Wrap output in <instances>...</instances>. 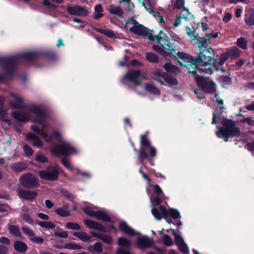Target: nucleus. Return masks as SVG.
Listing matches in <instances>:
<instances>
[{
	"mask_svg": "<svg viewBox=\"0 0 254 254\" xmlns=\"http://www.w3.org/2000/svg\"><path fill=\"white\" fill-rule=\"evenodd\" d=\"M194 44L197 46L200 50L197 57H195V62L197 64L203 63V64L199 67L195 66V70H190L189 73L192 75H195L198 72H204L207 74H211L213 70L212 69L211 61L214 60L215 51L208 46V38L206 39H199L195 42Z\"/></svg>",
	"mask_w": 254,
	"mask_h": 254,
	"instance_id": "obj_1",
	"label": "nucleus"
},
{
	"mask_svg": "<svg viewBox=\"0 0 254 254\" xmlns=\"http://www.w3.org/2000/svg\"><path fill=\"white\" fill-rule=\"evenodd\" d=\"M14 118L17 121L22 122H26L32 120L34 122L38 123L46 127L47 125L45 119L47 115L39 107L32 106L30 107L27 112L20 111L15 112L13 114Z\"/></svg>",
	"mask_w": 254,
	"mask_h": 254,
	"instance_id": "obj_2",
	"label": "nucleus"
},
{
	"mask_svg": "<svg viewBox=\"0 0 254 254\" xmlns=\"http://www.w3.org/2000/svg\"><path fill=\"white\" fill-rule=\"evenodd\" d=\"M222 127L216 133L218 137H223L225 141H228L229 138H232L240 134V130L236 127L235 123L231 120L223 118L221 121Z\"/></svg>",
	"mask_w": 254,
	"mask_h": 254,
	"instance_id": "obj_3",
	"label": "nucleus"
},
{
	"mask_svg": "<svg viewBox=\"0 0 254 254\" xmlns=\"http://www.w3.org/2000/svg\"><path fill=\"white\" fill-rule=\"evenodd\" d=\"M125 26L129 28L130 32L138 36L147 37L150 41H153L154 36L151 33L153 30H150L147 27L139 24L132 17L127 20Z\"/></svg>",
	"mask_w": 254,
	"mask_h": 254,
	"instance_id": "obj_4",
	"label": "nucleus"
},
{
	"mask_svg": "<svg viewBox=\"0 0 254 254\" xmlns=\"http://www.w3.org/2000/svg\"><path fill=\"white\" fill-rule=\"evenodd\" d=\"M166 37V33L163 30H161L157 35L154 36L153 41H156L164 49L167 50L169 53H175L179 49L178 47L173 40L165 39V38Z\"/></svg>",
	"mask_w": 254,
	"mask_h": 254,
	"instance_id": "obj_5",
	"label": "nucleus"
},
{
	"mask_svg": "<svg viewBox=\"0 0 254 254\" xmlns=\"http://www.w3.org/2000/svg\"><path fill=\"white\" fill-rule=\"evenodd\" d=\"M146 74L145 72H141L139 70H132L127 72L124 77L122 80L123 83L125 80L132 82L136 86L140 85L142 81L146 79Z\"/></svg>",
	"mask_w": 254,
	"mask_h": 254,
	"instance_id": "obj_6",
	"label": "nucleus"
},
{
	"mask_svg": "<svg viewBox=\"0 0 254 254\" xmlns=\"http://www.w3.org/2000/svg\"><path fill=\"white\" fill-rule=\"evenodd\" d=\"M51 152L57 155L69 156L76 152V150L69 143L65 142L54 146Z\"/></svg>",
	"mask_w": 254,
	"mask_h": 254,
	"instance_id": "obj_7",
	"label": "nucleus"
},
{
	"mask_svg": "<svg viewBox=\"0 0 254 254\" xmlns=\"http://www.w3.org/2000/svg\"><path fill=\"white\" fill-rule=\"evenodd\" d=\"M176 58L181 66H191L189 69L195 70V66L197 65L196 62L195 61V58L193 59L190 55L184 52H178Z\"/></svg>",
	"mask_w": 254,
	"mask_h": 254,
	"instance_id": "obj_8",
	"label": "nucleus"
},
{
	"mask_svg": "<svg viewBox=\"0 0 254 254\" xmlns=\"http://www.w3.org/2000/svg\"><path fill=\"white\" fill-rule=\"evenodd\" d=\"M60 167L58 166L47 167L45 170L39 172V176L43 179L55 181L58 179Z\"/></svg>",
	"mask_w": 254,
	"mask_h": 254,
	"instance_id": "obj_9",
	"label": "nucleus"
},
{
	"mask_svg": "<svg viewBox=\"0 0 254 254\" xmlns=\"http://www.w3.org/2000/svg\"><path fill=\"white\" fill-rule=\"evenodd\" d=\"M19 181L26 189H34L40 186L38 179L31 174L22 175L19 179Z\"/></svg>",
	"mask_w": 254,
	"mask_h": 254,
	"instance_id": "obj_10",
	"label": "nucleus"
},
{
	"mask_svg": "<svg viewBox=\"0 0 254 254\" xmlns=\"http://www.w3.org/2000/svg\"><path fill=\"white\" fill-rule=\"evenodd\" d=\"M196 74L197 76L195 77V79L197 84L202 90L209 93H212L216 91V84L214 82L206 80L201 76H198L197 73Z\"/></svg>",
	"mask_w": 254,
	"mask_h": 254,
	"instance_id": "obj_11",
	"label": "nucleus"
},
{
	"mask_svg": "<svg viewBox=\"0 0 254 254\" xmlns=\"http://www.w3.org/2000/svg\"><path fill=\"white\" fill-rule=\"evenodd\" d=\"M66 10L70 14L77 16H85L88 13V10L84 7L78 5L68 6L66 8Z\"/></svg>",
	"mask_w": 254,
	"mask_h": 254,
	"instance_id": "obj_12",
	"label": "nucleus"
},
{
	"mask_svg": "<svg viewBox=\"0 0 254 254\" xmlns=\"http://www.w3.org/2000/svg\"><path fill=\"white\" fill-rule=\"evenodd\" d=\"M18 195L20 198L31 201L35 199L37 195V192L35 190H21L18 191Z\"/></svg>",
	"mask_w": 254,
	"mask_h": 254,
	"instance_id": "obj_13",
	"label": "nucleus"
},
{
	"mask_svg": "<svg viewBox=\"0 0 254 254\" xmlns=\"http://www.w3.org/2000/svg\"><path fill=\"white\" fill-rule=\"evenodd\" d=\"M48 119V116L47 115V118L45 119V122L46 123V127H43L42 130H40L38 127L33 126L32 127V130L39 134L43 138H44L46 142H50L52 139V136L49 135L47 133H46L45 131H44V129L46 127H47L48 126V124L47 123V120ZM43 126V125H42Z\"/></svg>",
	"mask_w": 254,
	"mask_h": 254,
	"instance_id": "obj_14",
	"label": "nucleus"
},
{
	"mask_svg": "<svg viewBox=\"0 0 254 254\" xmlns=\"http://www.w3.org/2000/svg\"><path fill=\"white\" fill-rule=\"evenodd\" d=\"M136 243L140 249H147L153 244V241L147 237H142L137 239Z\"/></svg>",
	"mask_w": 254,
	"mask_h": 254,
	"instance_id": "obj_15",
	"label": "nucleus"
},
{
	"mask_svg": "<svg viewBox=\"0 0 254 254\" xmlns=\"http://www.w3.org/2000/svg\"><path fill=\"white\" fill-rule=\"evenodd\" d=\"M151 212L157 220H160L162 218H167V209L163 206H160L159 209L153 208Z\"/></svg>",
	"mask_w": 254,
	"mask_h": 254,
	"instance_id": "obj_16",
	"label": "nucleus"
},
{
	"mask_svg": "<svg viewBox=\"0 0 254 254\" xmlns=\"http://www.w3.org/2000/svg\"><path fill=\"white\" fill-rule=\"evenodd\" d=\"M141 5L150 13L152 14L154 17L158 21L159 23L161 24L162 26L166 27V24L167 23V21H165L164 20L163 16L159 12L153 11L151 8H146L145 6V3L144 2H142Z\"/></svg>",
	"mask_w": 254,
	"mask_h": 254,
	"instance_id": "obj_17",
	"label": "nucleus"
},
{
	"mask_svg": "<svg viewBox=\"0 0 254 254\" xmlns=\"http://www.w3.org/2000/svg\"><path fill=\"white\" fill-rule=\"evenodd\" d=\"M84 223L88 228L98 230L103 232L106 231L104 227L98 222L91 220H85Z\"/></svg>",
	"mask_w": 254,
	"mask_h": 254,
	"instance_id": "obj_18",
	"label": "nucleus"
},
{
	"mask_svg": "<svg viewBox=\"0 0 254 254\" xmlns=\"http://www.w3.org/2000/svg\"><path fill=\"white\" fill-rule=\"evenodd\" d=\"M108 11L112 14L116 15L120 17H123L124 11L120 6L110 5L107 8Z\"/></svg>",
	"mask_w": 254,
	"mask_h": 254,
	"instance_id": "obj_19",
	"label": "nucleus"
},
{
	"mask_svg": "<svg viewBox=\"0 0 254 254\" xmlns=\"http://www.w3.org/2000/svg\"><path fill=\"white\" fill-rule=\"evenodd\" d=\"M120 230L124 233L130 236H134L136 235L135 232L131 227H130L125 222H122L119 225Z\"/></svg>",
	"mask_w": 254,
	"mask_h": 254,
	"instance_id": "obj_20",
	"label": "nucleus"
},
{
	"mask_svg": "<svg viewBox=\"0 0 254 254\" xmlns=\"http://www.w3.org/2000/svg\"><path fill=\"white\" fill-rule=\"evenodd\" d=\"M26 137L28 140L32 142L33 145L34 146L40 147L43 145L42 141L32 133L27 134Z\"/></svg>",
	"mask_w": 254,
	"mask_h": 254,
	"instance_id": "obj_21",
	"label": "nucleus"
},
{
	"mask_svg": "<svg viewBox=\"0 0 254 254\" xmlns=\"http://www.w3.org/2000/svg\"><path fill=\"white\" fill-rule=\"evenodd\" d=\"M12 96L14 99V101L11 102L12 107L16 109L22 108L24 107L23 99L15 95H12Z\"/></svg>",
	"mask_w": 254,
	"mask_h": 254,
	"instance_id": "obj_22",
	"label": "nucleus"
},
{
	"mask_svg": "<svg viewBox=\"0 0 254 254\" xmlns=\"http://www.w3.org/2000/svg\"><path fill=\"white\" fill-rule=\"evenodd\" d=\"M19 57H11L6 58L3 59L4 65L3 66L5 68H8L12 67L13 65L18 62Z\"/></svg>",
	"mask_w": 254,
	"mask_h": 254,
	"instance_id": "obj_23",
	"label": "nucleus"
},
{
	"mask_svg": "<svg viewBox=\"0 0 254 254\" xmlns=\"http://www.w3.org/2000/svg\"><path fill=\"white\" fill-rule=\"evenodd\" d=\"M28 167V165L25 162H19L11 165L12 170L15 172H21Z\"/></svg>",
	"mask_w": 254,
	"mask_h": 254,
	"instance_id": "obj_24",
	"label": "nucleus"
},
{
	"mask_svg": "<svg viewBox=\"0 0 254 254\" xmlns=\"http://www.w3.org/2000/svg\"><path fill=\"white\" fill-rule=\"evenodd\" d=\"M93 217L105 222H109L110 221V217L104 211H95Z\"/></svg>",
	"mask_w": 254,
	"mask_h": 254,
	"instance_id": "obj_25",
	"label": "nucleus"
},
{
	"mask_svg": "<svg viewBox=\"0 0 254 254\" xmlns=\"http://www.w3.org/2000/svg\"><path fill=\"white\" fill-rule=\"evenodd\" d=\"M14 248L18 252L24 253L27 250L28 247L24 242L17 241L14 244Z\"/></svg>",
	"mask_w": 254,
	"mask_h": 254,
	"instance_id": "obj_26",
	"label": "nucleus"
},
{
	"mask_svg": "<svg viewBox=\"0 0 254 254\" xmlns=\"http://www.w3.org/2000/svg\"><path fill=\"white\" fill-rule=\"evenodd\" d=\"M88 250L93 254H99L102 252L103 248L101 243L97 242L93 246L89 247Z\"/></svg>",
	"mask_w": 254,
	"mask_h": 254,
	"instance_id": "obj_27",
	"label": "nucleus"
},
{
	"mask_svg": "<svg viewBox=\"0 0 254 254\" xmlns=\"http://www.w3.org/2000/svg\"><path fill=\"white\" fill-rule=\"evenodd\" d=\"M144 88L146 91L151 94L159 95L161 94L160 91L154 85L149 83H146L144 84Z\"/></svg>",
	"mask_w": 254,
	"mask_h": 254,
	"instance_id": "obj_28",
	"label": "nucleus"
},
{
	"mask_svg": "<svg viewBox=\"0 0 254 254\" xmlns=\"http://www.w3.org/2000/svg\"><path fill=\"white\" fill-rule=\"evenodd\" d=\"M73 235L83 242L88 241L91 239V237L90 235H88L86 232L82 231L74 232L73 233Z\"/></svg>",
	"mask_w": 254,
	"mask_h": 254,
	"instance_id": "obj_29",
	"label": "nucleus"
},
{
	"mask_svg": "<svg viewBox=\"0 0 254 254\" xmlns=\"http://www.w3.org/2000/svg\"><path fill=\"white\" fill-rule=\"evenodd\" d=\"M8 229L11 235L18 238L22 236L20 230L17 226L9 224Z\"/></svg>",
	"mask_w": 254,
	"mask_h": 254,
	"instance_id": "obj_30",
	"label": "nucleus"
},
{
	"mask_svg": "<svg viewBox=\"0 0 254 254\" xmlns=\"http://www.w3.org/2000/svg\"><path fill=\"white\" fill-rule=\"evenodd\" d=\"M103 9L101 4L96 5L94 7V12L93 14V18L98 19L103 16Z\"/></svg>",
	"mask_w": 254,
	"mask_h": 254,
	"instance_id": "obj_31",
	"label": "nucleus"
},
{
	"mask_svg": "<svg viewBox=\"0 0 254 254\" xmlns=\"http://www.w3.org/2000/svg\"><path fill=\"white\" fill-rule=\"evenodd\" d=\"M245 22L248 26L254 25V8L250 9L249 14L245 18Z\"/></svg>",
	"mask_w": 254,
	"mask_h": 254,
	"instance_id": "obj_32",
	"label": "nucleus"
},
{
	"mask_svg": "<svg viewBox=\"0 0 254 254\" xmlns=\"http://www.w3.org/2000/svg\"><path fill=\"white\" fill-rule=\"evenodd\" d=\"M68 205H66L65 207L58 208L56 210V213L62 217H67L70 215V213L68 210Z\"/></svg>",
	"mask_w": 254,
	"mask_h": 254,
	"instance_id": "obj_33",
	"label": "nucleus"
},
{
	"mask_svg": "<svg viewBox=\"0 0 254 254\" xmlns=\"http://www.w3.org/2000/svg\"><path fill=\"white\" fill-rule=\"evenodd\" d=\"M162 78L169 84L171 85H175L178 84L177 80L168 74H162Z\"/></svg>",
	"mask_w": 254,
	"mask_h": 254,
	"instance_id": "obj_34",
	"label": "nucleus"
},
{
	"mask_svg": "<svg viewBox=\"0 0 254 254\" xmlns=\"http://www.w3.org/2000/svg\"><path fill=\"white\" fill-rule=\"evenodd\" d=\"M117 244L122 247L128 248L130 247L131 244L130 241L125 238H119L117 240Z\"/></svg>",
	"mask_w": 254,
	"mask_h": 254,
	"instance_id": "obj_35",
	"label": "nucleus"
},
{
	"mask_svg": "<svg viewBox=\"0 0 254 254\" xmlns=\"http://www.w3.org/2000/svg\"><path fill=\"white\" fill-rule=\"evenodd\" d=\"M229 57L231 58H237L240 55V50L236 47H234L227 51Z\"/></svg>",
	"mask_w": 254,
	"mask_h": 254,
	"instance_id": "obj_36",
	"label": "nucleus"
},
{
	"mask_svg": "<svg viewBox=\"0 0 254 254\" xmlns=\"http://www.w3.org/2000/svg\"><path fill=\"white\" fill-rule=\"evenodd\" d=\"M37 224L43 228L54 229L56 227L55 224L50 221H37Z\"/></svg>",
	"mask_w": 254,
	"mask_h": 254,
	"instance_id": "obj_37",
	"label": "nucleus"
},
{
	"mask_svg": "<svg viewBox=\"0 0 254 254\" xmlns=\"http://www.w3.org/2000/svg\"><path fill=\"white\" fill-rule=\"evenodd\" d=\"M186 32L191 41H195V42H197V40H199L201 38L198 35H194V31L189 26L186 27Z\"/></svg>",
	"mask_w": 254,
	"mask_h": 254,
	"instance_id": "obj_38",
	"label": "nucleus"
},
{
	"mask_svg": "<svg viewBox=\"0 0 254 254\" xmlns=\"http://www.w3.org/2000/svg\"><path fill=\"white\" fill-rule=\"evenodd\" d=\"M170 216L173 219H176L180 217L179 212L174 209H169L167 210V218Z\"/></svg>",
	"mask_w": 254,
	"mask_h": 254,
	"instance_id": "obj_39",
	"label": "nucleus"
},
{
	"mask_svg": "<svg viewBox=\"0 0 254 254\" xmlns=\"http://www.w3.org/2000/svg\"><path fill=\"white\" fill-rule=\"evenodd\" d=\"M146 59L150 63H157L159 62V60L157 56L152 53H147L146 54Z\"/></svg>",
	"mask_w": 254,
	"mask_h": 254,
	"instance_id": "obj_40",
	"label": "nucleus"
},
{
	"mask_svg": "<svg viewBox=\"0 0 254 254\" xmlns=\"http://www.w3.org/2000/svg\"><path fill=\"white\" fill-rule=\"evenodd\" d=\"M22 230L23 233L28 237L29 240L31 239V237H33L35 235L33 231L26 226H23L22 227Z\"/></svg>",
	"mask_w": 254,
	"mask_h": 254,
	"instance_id": "obj_41",
	"label": "nucleus"
},
{
	"mask_svg": "<svg viewBox=\"0 0 254 254\" xmlns=\"http://www.w3.org/2000/svg\"><path fill=\"white\" fill-rule=\"evenodd\" d=\"M181 18L185 21H189L191 16V13L189 11L188 9L184 7L182 12L180 14Z\"/></svg>",
	"mask_w": 254,
	"mask_h": 254,
	"instance_id": "obj_42",
	"label": "nucleus"
},
{
	"mask_svg": "<svg viewBox=\"0 0 254 254\" xmlns=\"http://www.w3.org/2000/svg\"><path fill=\"white\" fill-rule=\"evenodd\" d=\"M164 67L166 70L169 72H176L179 70V69L177 66L169 63L165 64Z\"/></svg>",
	"mask_w": 254,
	"mask_h": 254,
	"instance_id": "obj_43",
	"label": "nucleus"
},
{
	"mask_svg": "<svg viewBox=\"0 0 254 254\" xmlns=\"http://www.w3.org/2000/svg\"><path fill=\"white\" fill-rule=\"evenodd\" d=\"M141 145L144 147H149L151 146V142L147 138L146 135H142L140 136Z\"/></svg>",
	"mask_w": 254,
	"mask_h": 254,
	"instance_id": "obj_44",
	"label": "nucleus"
},
{
	"mask_svg": "<svg viewBox=\"0 0 254 254\" xmlns=\"http://www.w3.org/2000/svg\"><path fill=\"white\" fill-rule=\"evenodd\" d=\"M152 49L164 57H165L168 55V53L164 50V48L162 45L161 46L153 45Z\"/></svg>",
	"mask_w": 254,
	"mask_h": 254,
	"instance_id": "obj_45",
	"label": "nucleus"
},
{
	"mask_svg": "<svg viewBox=\"0 0 254 254\" xmlns=\"http://www.w3.org/2000/svg\"><path fill=\"white\" fill-rule=\"evenodd\" d=\"M247 40L244 38H240L238 39L237 45L243 49H247Z\"/></svg>",
	"mask_w": 254,
	"mask_h": 254,
	"instance_id": "obj_46",
	"label": "nucleus"
},
{
	"mask_svg": "<svg viewBox=\"0 0 254 254\" xmlns=\"http://www.w3.org/2000/svg\"><path fill=\"white\" fill-rule=\"evenodd\" d=\"M164 197V195H160L156 194L153 199H151V203L153 205H158L160 204L162 201L163 198Z\"/></svg>",
	"mask_w": 254,
	"mask_h": 254,
	"instance_id": "obj_47",
	"label": "nucleus"
},
{
	"mask_svg": "<svg viewBox=\"0 0 254 254\" xmlns=\"http://www.w3.org/2000/svg\"><path fill=\"white\" fill-rule=\"evenodd\" d=\"M64 248L69 250H81L82 248L81 246L72 243L65 244Z\"/></svg>",
	"mask_w": 254,
	"mask_h": 254,
	"instance_id": "obj_48",
	"label": "nucleus"
},
{
	"mask_svg": "<svg viewBox=\"0 0 254 254\" xmlns=\"http://www.w3.org/2000/svg\"><path fill=\"white\" fill-rule=\"evenodd\" d=\"M66 227L69 229L79 230L80 229V225L74 222H67L66 223Z\"/></svg>",
	"mask_w": 254,
	"mask_h": 254,
	"instance_id": "obj_49",
	"label": "nucleus"
},
{
	"mask_svg": "<svg viewBox=\"0 0 254 254\" xmlns=\"http://www.w3.org/2000/svg\"><path fill=\"white\" fill-rule=\"evenodd\" d=\"M21 57L28 62H32L34 60L35 54L32 53H26L22 54Z\"/></svg>",
	"mask_w": 254,
	"mask_h": 254,
	"instance_id": "obj_50",
	"label": "nucleus"
},
{
	"mask_svg": "<svg viewBox=\"0 0 254 254\" xmlns=\"http://www.w3.org/2000/svg\"><path fill=\"white\" fill-rule=\"evenodd\" d=\"M163 244L167 246H170L173 245V240L168 235H165L163 238Z\"/></svg>",
	"mask_w": 254,
	"mask_h": 254,
	"instance_id": "obj_51",
	"label": "nucleus"
},
{
	"mask_svg": "<svg viewBox=\"0 0 254 254\" xmlns=\"http://www.w3.org/2000/svg\"><path fill=\"white\" fill-rule=\"evenodd\" d=\"M35 160L39 162L46 163L48 161V159L45 155L41 154H38L36 155Z\"/></svg>",
	"mask_w": 254,
	"mask_h": 254,
	"instance_id": "obj_52",
	"label": "nucleus"
},
{
	"mask_svg": "<svg viewBox=\"0 0 254 254\" xmlns=\"http://www.w3.org/2000/svg\"><path fill=\"white\" fill-rule=\"evenodd\" d=\"M194 93L199 99H201L205 97L204 91L202 90L201 88L195 89L194 90Z\"/></svg>",
	"mask_w": 254,
	"mask_h": 254,
	"instance_id": "obj_53",
	"label": "nucleus"
},
{
	"mask_svg": "<svg viewBox=\"0 0 254 254\" xmlns=\"http://www.w3.org/2000/svg\"><path fill=\"white\" fill-rule=\"evenodd\" d=\"M229 57V55H228V53L227 51L226 53H223L221 55L220 59L219 61V65H223L224 63L227 61L228 58Z\"/></svg>",
	"mask_w": 254,
	"mask_h": 254,
	"instance_id": "obj_54",
	"label": "nucleus"
},
{
	"mask_svg": "<svg viewBox=\"0 0 254 254\" xmlns=\"http://www.w3.org/2000/svg\"><path fill=\"white\" fill-rule=\"evenodd\" d=\"M62 163L66 168L70 170L73 169V167L71 166L69 161L66 158H63L62 159Z\"/></svg>",
	"mask_w": 254,
	"mask_h": 254,
	"instance_id": "obj_55",
	"label": "nucleus"
},
{
	"mask_svg": "<svg viewBox=\"0 0 254 254\" xmlns=\"http://www.w3.org/2000/svg\"><path fill=\"white\" fill-rule=\"evenodd\" d=\"M21 217L22 219L26 222L31 225L33 224V220L31 218V217L28 214H24L21 216Z\"/></svg>",
	"mask_w": 254,
	"mask_h": 254,
	"instance_id": "obj_56",
	"label": "nucleus"
},
{
	"mask_svg": "<svg viewBox=\"0 0 254 254\" xmlns=\"http://www.w3.org/2000/svg\"><path fill=\"white\" fill-rule=\"evenodd\" d=\"M32 242L38 244H41L43 243L44 242V239L42 237H35L33 236V237H31V239L30 240Z\"/></svg>",
	"mask_w": 254,
	"mask_h": 254,
	"instance_id": "obj_57",
	"label": "nucleus"
},
{
	"mask_svg": "<svg viewBox=\"0 0 254 254\" xmlns=\"http://www.w3.org/2000/svg\"><path fill=\"white\" fill-rule=\"evenodd\" d=\"M83 212L86 213L87 215L90 217H93L94 215V212L95 211H93L92 208L89 206L85 207L83 209Z\"/></svg>",
	"mask_w": 254,
	"mask_h": 254,
	"instance_id": "obj_58",
	"label": "nucleus"
},
{
	"mask_svg": "<svg viewBox=\"0 0 254 254\" xmlns=\"http://www.w3.org/2000/svg\"><path fill=\"white\" fill-rule=\"evenodd\" d=\"M23 150L27 156H30L33 153L32 149L27 145H25L23 146Z\"/></svg>",
	"mask_w": 254,
	"mask_h": 254,
	"instance_id": "obj_59",
	"label": "nucleus"
},
{
	"mask_svg": "<svg viewBox=\"0 0 254 254\" xmlns=\"http://www.w3.org/2000/svg\"><path fill=\"white\" fill-rule=\"evenodd\" d=\"M139 157L141 160L147 158V155L144 149L140 148L139 150Z\"/></svg>",
	"mask_w": 254,
	"mask_h": 254,
	"instance_id": "obj_60",
	"label": "nucleus"
},
{
	"mask_svg": "<svg viewBox=\"0 0 254 254\" xmlns=\"http://www.w3.org/2000/svg\"><path fill=\"white\" fill-rule=\"evenodd\" d=\"M62 192L69 200L71 201H73L74 197L69 192L66 190H63Z\"/></svg>",
	"mask_w": 254,
	"mask_h": 254,
	"instance_id": "obj_61",
	"label": "nucleus"
},
{
	"mask_svg": "<svg viewBox=\"0 0 254 254\" xmlns=\"http://www.w3.org/2000/svg\"><path fill=\"white\" fill-rule=\"evenodd\" d=\"M154 190L156 194L160 195H164L161 189L158 185H155L153 186Z\"/></svg>",
	"mask_w": 254,
	"mask_h": 254,
	"instance_id": "obj_62",
	"label": "nucleus"
},
{
	"mask_svg": "<svg viewBox=\"0 0 254 254\" xmlns=\"http://www.w3.org/2000/svg\"><path fill=\"white\" fill-rule=\"evenodd\" d=\"M101 240L103 241L104 243L108 244H110L112 243V239L109 235H103Z\"/></svg>",
	"mask_w": 254,
	"mask_h": 254,
	"instance_id": "obj_63",
	"label": "nucleus"
},
{
	"mask_svg": "<svg viewBox=\"0 0 254 254\" xmlns=\"http://www.w3.org/2000/svg\"><path fill=\"white\" fill-rule=\"evenodd\" d=\"M180 250L183 253L186 254L189 252L188 247L186 244L183 243L178 246Z\"/></svg>",
	"mask_w": 254,
	"mask_h": 254,
	"instance_id": "obj_64",
	"label": "nucleus"
}]
</instances>
